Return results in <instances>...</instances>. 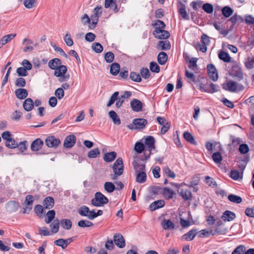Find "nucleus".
<instances>
[{"label":"nucleus","instance_id":"obj_1","mask_svg":"<svg viewBox=\"0 0 254 254\" xmlns=\"http://www.w3.org/2000/svg\"><path fill=\"white\" fill-rule=\"evenodd\" d=\"M54 75L56 77H58V80L60 82H64L67 81L69 79V75L65 74L67 71V67L65 65H61L57 68L54 69Z\"/></svg>","mask_w":254,"mask_h":254},{"label":"nucleus","instance_id":"obj_2","mask_svg":"<svg viewBox=\"0 0 254 254\" xmlns=\"http://www.w3.org/2000/svg\"><path fill=\"white\" fill-rule=\"evenodd\" d=\"M108 202V199L102 193L97 192L91 200V204L96 207H100Z\"/></svg>","mask_w":254,"mask_h":254},{"label":"nucleus","instance_id":"obj_3","mask_svg":"<svg viewBox=\"0 0 254 254\" xmlns=\"http://www.w3.org/2000/svg\"><path fill=\"white\" fill-rule=\"evenodd\" d=\"M223 88L230 92H237L243 90L244 87L240 84H238L233 80L228 81L226 84L222 85Z\"/></svg>","mask_w":254,"mask_h":254},{"label":"nucleus","instance_id":"obj_4","mask_svg":"<svg viewBox=\"0 0 254 254\" xmlns=\"http://www.w3.org/2000/svg\"><path fill=\"white\" fill-rule=\"evenodd\" d=\"M147 124V121L146 119L143 118L135 119L132 121V125H129L127 127L130 129L133 128L136 129H143L145 128Z\"/></svg>","mask_w":254,"mask_h":254},{"label":"nucleus","instance_id":"obj_5","mask_svg":"<svg viewBox=\"0 0 254 254\" xmlns=\"http://www.w3.org/2000/svg\"><path fill=\"white\" fill-rule=\"evenodd\" d=\"M113 169L115 174L121 175L124 171L123 161L121 158H118L113 166Z\"/></svg>","mask_w":254,"mask_h":254},{"label":"nucleus","instance_id":"obj_6","mask_svg":"<svg viewBox=\"0 0 254 254\" xmlns=\"http://www.w3.org/2000/svg\"><path fill=\"white\" fill-rule=\"evenodd\" d=\"M60 143V140L54 136H49L45 139V144L48 147L56 148Z\"/></svg>","mask_w":254,"mask_h":254},{"label":"nucleus","instance_id":"obj_7","mask_svg":"<svg viewBox=\"0 0 254 254\" xmlns=\"http://www.w3.org/2000/svg\"><path fill=\"white\" fill-rule=\"evenodd\" d=\"M157 120L158 123L162 126L161 133L164 134L166 133L170 127V123L165 119L162 117H158Z\"/></svg>","mask_w":254,"mask_h":254},{"label":"nucleus","instance_id":"obj_8","mask_svg":"<svg viewBox=\"0 0 254 254\" xmlns=\"http://www.w3.org/2000/svg\"><path fill=\"white\" fill-rule=\"evenodd\" d=\"M200 88L201 90L210 93L216 92L219 90L218 85L212 83L205 86H200Z\"/></svg>","mask_w":254,"mask_h":254},{"label":"nucleus","instance_id":"obj_9","mask_svg":"<svg viewBox=\"0 0 254 254\" xmlns=\"http://www.w3.org/2000/svg\"><path fill=\"white\" fill-rule=\"evenodd\" d=\"M208 74L210 78L215 81L218 78V75L215 66L211 64H209L207 66Z\"/></svg>","mask_w":254,"mask_h":254},{"label":"nucleus","instance_id":"obj_10","mask_svg":"<svg viewBox=\"0 0 254 254\" xmlns=\"http://www.w3.org/2000/svg\"><path fill=\"white\" fill-rule=\"evenodd\" d=\"M231 74L233 76L237 78L239 80L243 77L242 70L237 64H235L232 66Z\"/></svg>","mask_w":254,"mask_h":254},{"label":"nucleus","instance_id":"obj_11","mask_svg":"<svg viewBox=\"0 0 254 254\" xmlns=\"http://www.w3.org/2000/svg\"><path fill=\"white\" fill-rule=\"evenodd\" d=\"M114 241L116 245L120 248L125 247V241L123 236L119 233H117L114 236Z\"/></svg>","mask_w":254,"mask_h":254},{"label":"nucleus","instance_id":"obj_12","mask_svg":"<svg viewBox=\"0 0 254 254\" xmlns=\"http://www.w3.org/2000/svg\"><path fill=\"white\" fill-rule=\"evenodd\" d=\"M153 34L154 36L159 39H165L169 37V33L164 30H155Z\"/></svg>","mask_w":254,"mask_h":254},{"label":"nucleus","instance_id":"obj_13","mask_svg":"<svg viewBox=\"0 0 254 254\" xmlns=\"http://www.w3.org/2000/svg\"><path fill=\"white\" fill-rule=\"evenodd\" d=\"M76 141V137L74 135L71 134L67 136L64 143V146L66 148H71L75 144Z\"/></svg>","mask_w":254,"mask_h":254},{"label":"nucleus","instance_id":"obj_14","mask_svg":"<svg viewBox=\"0 0 254 254\" xmlns=\"http://www.w3.org/2000/svg\"><path fill=\"white\" fill-rule=\"evenodd\" d=\"M215 225V229L213 233H212V235L214 236L217 234H224L225 232V229H221L219 227L223 224V222L222 220L219 218H216L215 223L214 224Z\"/></svg>","mask_w":254,"mask_h":254},{"label":"nucleus","instance_id":"obj_15","mask_svg":"<svg viewBox=\"0 0 254 254\" xmlns=\"http://www.w3.org/2000/svg\"><path fill=\"white\" fill-rule=\"evenodd\" d=\"M43 144V141L41 139L37 138L31 143V149L33 151H38L41 149Z\"/></svg>","mask_w":254,"mask_h":254},{"label":"nucleus","instance_id":"obj_16","mask_svg":"<svg viewBox=\"0 0 254 254\" xmlns=\"http://www.w3.org/2000/svg\"><path fill=\"white\" fill-rule=\"evenodd\" d=\"M130 106L133 111L139 112L142 110V104L141 101L137 99H133L130 102Z\"/></svg>","mask_w":254,"mask_h":254},{"label":"nucleus","instance_id":"obj_17","mask_svg":"<svg viewBox=\"0 0 254 254\" xmlns=\"http://www.w3.org/2000/svg\"><path fill=\"white\" fill-rule=\"evenodd\" d=\"M101 7H96L94 9V14L91 16L93 26L97 24L98 17L101 14Z\"/></svg>","mask_w":254,"mask_h":254},{"label":"nucleus","instance_id":"obj_18","mask_svg":"<svg viewBox=\"0 0 254 254\" xmlns=\"http://www.w3.org/2000/svg\"><path fill=\"white\" fill-rule=\"evenodd\" d=\"M221 218L224 221H231L236 218V215L234 212L227 210L223 213Z\"/></svg>","mask_w":254,"mask_h":254},{"label":"nucleus","instance_id":"obj_19","mask_svg":"<svg viewBox=\"0 0 254 254\" xmlns=\"http://www.w3.org/2000/svg\"><path fill=\"white\" fill-rule=\"evenodd\" d=\"M15 94L17 98L24 99L28 96V91L24 88H18L15 91Z\"/></svg>","mask_w":254,"mask_h":254},{"label":"nucleus","instance_id":"obj_20","mask_svg":"<svg viewBox=\"0 0 254 254\" xmlns=\"http://www.w3.org/2000/svg\"><path fill=\"white\" fill-rule=\"evenodd\" d=\"M105 7H110L115 12H117L119 10L116 4V0H105Z\"/></svg>","mask_w":254,"mask_h":254},{"label":"nucleus","instance_id":"obj_21","mask_svg":"<svg viewBox=\"0 0 254 254\" xmlns=\"http://www.w3.org/2000/svg\"><path fill=\"white\" fill-rule=\"evenodd\" d=\"M62 64V61L60 59L55 58L49 61V67L52 69H55L60 66Z\"/></svg>","mask_w":254,"mask_h":254},{"label":"nucleus","instance_id":"obj_22","mask_svg":"<svg viewBox=\"0 0 254 254\" xmlns=\"http://www.w3.org/2000/svg\"><path fill=\"white\" fill-rule=\"evenodd\" d=\"M154 143L155 140L152 136H149L147 137L145 139V145L146 147L149 148L150 152L152 149H155Z\"/></svg>","mask_w":254,"mask_h":254},{"label":"nucleus","instance_id":"obj_23","mask_svg":"<svg viewBox=\"0 0 254 254\" xmlns=\"http://www.w3.org/2000/svg\"><path fill=\"white\" fill-rule=\"evenodd\" d=\"M23 108L27 112L31 111L34 108V102L32 99L27 98L23 102Z\"/></svg>","mask_w":254,"mask_h":254},{"label":"nucleus","instance_id":"obj_24","mask_svg":"<svg viewBox=\"0 0 254 254\" xmlns=\"http://www.w3.org/2000/svg\"><path fill=\"white\" fill-rule=\"evenodd\" d=\"M78 213L82 216H86L89 219L91 214V210H90L89 208L86 206H82L79 208L78 210Z\"/></svg>","mask_w":254,"mask_h":254},{"label":"nucleus","instance_id":"obj_25","mask_svg":"<svg viewBox=\"0 0 254 254\" xmlns=\"http://www.w3.org/2000/svg\"><path fill=\"white\" fill-rule=\"evenodd\" d=\"M164 205L165 202L164 200H158L151 203L149 208L151 211H154L157 209L162 207Z\"/></svg>","mask_w":254,"mask_h":254},{"label":"nucleus","instance_id":"obj_26","mask_svg":"<svg viewBox=\"0 0 254 254\" xmlns=\"http://www.w3.org/2000/svg\"><path fill=\"white\" fill-rule=\"evenodd\" d=\"M43 204L46 209H50L54 205V200L52 197H47L43 202Z\"/></svg>","mask_w":254,"mask_h":254},{"label":"nucleus","instance_id":"obj_27","mask_svg":"<svg viewBox=\"0 0 254 254\" xmlns=\"http://www.w3.org/2000/svg\"><path fill=\"white\" fill-rule=\"evenodd\" d=\"M196 234V230L193 229L184 235L182 237V239L187 241H191L194 239Z\"/></svg>","mask_w":254,"mask_h":254},{"label":"nucleus","instance_id":"obj_28","mask_svg":"<svg viewBox=\"0 0 254 254\" xmlns=\"http://www.w3.org/2000/svg\"><path fill=\"white\" fill-rule=\"evenodd\" d=\"M161 225L163 229L165 230H172L175 227L174 224L169 219H164Z\"/></svg>","mask_w":254,"mask_h":254},{"label":"nucleus","instance_id":"obj_29","mask_svg":"<svg viewBox=\"0 0 254 254\" xmlns=\"http://www.w3.org/2000/svg\"><path fill=\"white\" fill-rule=\"evenodd\" d=\"M179 193L183 199L185 200L190 199L192 197L191 192L187 189H182L180 190Z\"/></svg>","mask_w":254,"mask_h":254},{"label":"nucleus","instance_id":"obj_30","mask_svg":"<svg viewBox=\"0 0 254 254\" xmlns=\"http://www.w3.org/2000/svg\"><path fill=\"white\" fill-rule=\"evenodd\" d=\"M197 59L196 58H192L189 60V64L188 66L190 69L196 72L197 69Z\"/></svg>","mask_w":254,"mask_h":254},{"label":"nucleus","instance_id":"obj_31","mask_svg":"<svg viewBox=\"0 0 254 254\" xmlns=\"http://www.w3.org/2000/svg\"><path fill=\"white\" fill-rule=\"evenodd\" d=\"M16 35V34H10L3 36L0 39V44H1V45H5L13 39Z\"/></svg>","mask_w":254,"mask_h":254},{"label":"nucleus","instance_id":"obj_32","mask_svg":"<svg viewBox=\"0 0 254 254\" xmlns=\"http://www.w3.org/2000/svg\"><path fill=\"white\" fill-rule=\"evenodd\" d=\"M109 115L110 118L112 120L114 124L120 125L121 124V120L114 111H110L109 112Z\"/></svg>","mask_w":254,"mask_h":254},{"label":"nucleus","instance_id":"obj_33","mask_svg":"<svg viewBox=\"0 0 254 254\" xmlns=\"http://www.w3.org/2000/svg\"><path fill=\"white\" fill-rule=\"evenodd\" d=\"M55 211L54 210H51L49 211L47 214L45 221L47 224L50 223L54 219L55 217Z\"/></svg>","mask_w":254,"mask_h":254},{"label":"nucleus","instance_id":"obj_34","mask_svg":"<svg viewBox=\"0 0 254 254\" xmlns=\"http://www.w3.org/2000/svg\"><path fill=\"white\" fill-rule=\"evenodd\" d=\"M104 188L105 190L109 192H113L116 190L115 185L110 182H107L104 184Z\"/></svg>","mask_w":254,"mask_h":254},{"label":"nucleus","instance_id":"obj_35","mask_svg":"<svg viewBox=\"0 0 254 254\" xmlns=\"http://www.w3.org/2000/svg\"><path fill=\"white\" fill-rule=\"evenodd\" d=\"M116 155L117 154L114 151L106 153L104 156V160L107 162H112L115 159Z\"/></svg>","mask_w":254,"mask_h":254},{"label":"nucleus","instance_id":"obj_36","mask_svg":"<svg viewBox=\"0 0 254 254\" xmlns=\"http://www.w3.org/2000/svg\"><path fill=\"white\" fill-rule=\"evenodd\" d=\"M60 224L61 226L66 230L70 229L72 226L71 221L67 219H62L60 222Z\"/></svg>","mask_w":254,"mask_h":254},{"label":"nucleus","instance_id":"obj_37","mask_svg":"<svg viewBox=\"0 0 254 254\" xmlns=\"http://www.w3.org/2000/svg\"><path fill=\"white\" fill-rule=\"evenodd\" d=\"M50 227L51 229V234H55L58 232L59 229V221L56 219L50 224Z\"/></svg>","mask_w":254,"mask_h":254},{"label":"nucleus","instance_id":"obj_38","mask_svg":"<svg viewBox=\"0 0 254 254\" xmlns=\"http://www.w3.org/2000/svg\"><path fill=\"white\" fill-rule=\"evenodd\" d=\"M146 175L144 172L138 173L136 177V181L139 183H143L146 181Z\"/></svg>","mask_w":254,"mask_h":254},{"label":"nucleus","instance_id":"obj_39","mask_svg":"<svg viewBox=\"0 0 254 254\" xmlns=\"http://www.w3.org/2000/svg\"><path fill=\"white\" fill-rule=\"evenodd\" d=\"M33 201V196L32 195H28L26 196L25 203L27 209H28L29 210L32 209Z\"/></svg>","mask_w":254,"mask_h":254},{"label":"nucleus","instance_id":"obj_40","mask_svg":"<svg viewBox=\"0 0 254 254\" xmlns=\"http://www.w3.org/2000/svg\"><path fill=\"white\" fill-rule=\"evenodd\" d=\"M167 55L164 52H160L158 56V62L160 64H164L167 60Z\"/></svg>","mask_w":254,"mask_h":254},{"label":"nucleus","instance_id":"obj_41","mask_svg":"<svg viewBox=\"0 0 254 254\" xmlns=\"http://www.w3.org/2000/svg\"><path fill=\"white\" fill-rule=\"evenodd\" d=\"M120 66L117 63H113L112 64L110 68V72L113 75H117L120 71Z\"/></svg>","mask_w":254,"mask_h":254},{"label":"nucleus","instance_id":"obj_42","mask_svg":"<svg viewBox=\"0 0 254 254\" xmlns=\"http://www.w3.org/2000/svg\"><path fill=\"white\" fill-rule=\"evenodd\" d=\"M223 15L226 18L230 16L233 13V10L228 6H224L222 9Z\"/></svg>","mask_w":254,"mask_h":254},{"label":"nucleus","instance_id":"obj_43","mask_svg":"<svg viewBox=\"0 0 254 254\" xmlns=\"http://www.w3.org/2000/svg\"><path fill=\"white\" fill-rule=\"evenodd\" d=\"M228 198L230 201L236 203H240L242 201V199L240 196L234 194L229 195Z\"/></svg>","mask_w":254,"mask_h":254},{"label":"nucleus","instance_id":"obj_44","mask_svg":"<svg viewBox=\"0 0 254 254\" xmlns=\"http://www.w3.org/2000/svg\"><path fill=\"white\" fill-rule=\"evenodd\" d=\"M158 48L162 50H168L170 48V44L168 41H160L158 44Z\"/></svg>","mask_w":254,"mask_h":254},{"label":"nucleus","instance_id":"obj_45","mask_svg":"<svg viewBox=\"0 0 254 254\" xmlns=\"http://www.w3.org/2000/svg\"><path fill=\"white\" fill-rule=\"evenodd\" d=\"M36 3V0H24L23 4L28 9L34 7Z\"/></svg>","mask_w":254,"mask_h":254},{"label":"nucleus","instance_id":"obj_46","mask_svg":"<svg viewBox=\"0 0 254 254\" xmlns=\"http://www.w3.org/2000/svg\"><path fill=\"white\" fill-rule=\"evenodd\" d=\"M163 194L166 198L170 199L173 197L174 192L171 189L165 188L163 190Z\"/></svg>","mask_w":254,"mask_h":254},{"label":"nucleus","instance_id":"obj_47","mask_svg":"<svg viewBox=\"0 0 254 254\" xmlns=\"http://www.w3.org/2000/svg\"><path fill=\"white\" fill-rule=\"evenodd\" d=\"M218 56L219 59L223 60L225 62H229L231 59L229 54L223 51L220 52Z\"/></svg>","mask_w":254,"mask_h":254},{"label":"nucleus","instance_id":"obj_48","mask_svg":"<svg viewBox=\"0 0 254 254\" xmlns=\"http://www.w3.org/2000/svg\"><path fill=\"white\" fill-rule=\"evenodd\" d=\"M184 137L186 140L188 142L192 143L195 144V141L194 137L191 133L188 131H186L184 133Z\"/></svg>","mask_w":254,"mask_h":254},{"label":"nucleus","instance_id":"obj_49","mask_svg":"<svg viewBox=\"0 0 254 254\" xmlns=\"http://www.w3.org/2000/svg\"><path fill=\"white\" fill-rule=\"evenodd\" d=\"M92 49L97 53H100L103 51V48L99 43H94L92 45Z\"/></svg>","mask_w":254,"mask_h":254},{"label":"nucleus","instance_id":"obj_50","mask_svg":"<svg viewBox=\"0 0 254 254\" xmlns=\"http://www.w3.org/2000/svg\"><path fill=\"white\" fill-rule=\"evenodd\" d=\"M38 231L39 234L42 236H47L52 235L51 232L46 227H39Z\"/></svg>","mask_w":254,"mask_h":254},{"label":"nucleus","instance_id":"obj_51","mask_svg":"<svg viewBox=\"0 0 254 254\" xmlns=\"http://www.w3.org/2000/svg\"><path fill=\"white\" fill-rule=\"evenodd\" d=\"M93 224L92 222L88 220H80L78 222V226L80 227H89L93 226Z\"/></svg>","mask_w":254,"mask_h":254},{"label":"nucleus","instance_id":"obj_52","mask_svg":"<svg viewBox=\"0 0 254 254\" xmlns=\"http://www.w3.org/2000/svg\"><path fill=\"white\" fill-rule=\"evenodd\" d=\"M152 25L155 27V30H163L165 27V23L160 20H156Z\"/></svg>","mask_w":254,"mask_h":254},{"label":"nucleus","instance_id":"obj_53","mask_svg":"<svg viewBox=\"0 0 254 254\" xmlns=\"http://www.w3.org/2000/svg\"><path fill=\"white\" fill-rule=\"evenodd\" d=\"M119 92H114L111 97V98L109 101V103L107 104V107H110L112 105H113L115 101H117L118 98H119Z\"/></svg>","mask_w":254,"mask_h":254},{"label":"nucleus","instance_id":"obj_54","mask_svg":"<svg viewBox=\"0 0 254 254\" xmlns=\"http://www.w3.org/2000/svg\"><path fill=\"white\" fill-rule=\"evenodd\" d=\"M100 154V151L98 148H95L90 150L88 153V157L90 158L97 157Z\"/></svg>","mask_w":254,"mask_h":254},{"label":"nucleus","instance_id":"obj_55","mask_svg":"<svg viewBox=\"0 0 254 254\" xmlns=\"http://www.w3.org/2000/svg\"><path fill=\"white\" fill-rule=\"evenodd\" d=\"M5 146L9 148H15L17 146V143L14 138H11L9 140L5 141Z\"/></svg>","mask_w":254,"mask_h":254},{"label":"nucleus","instance_id":"obj_56","mask_svg":"<svg viewBox=\"0 0 254 254\" xmlns=\"http://www.w3.org/2000/svg\"><path fill=\"white\" fill-rule=\"evenodd\" d=\"M27 141H23L17 144L16 147L18 148L19 151L23 153L27 149Z\"/></svg>","mask_w":254,"mask_h":254},{"label":"nucleus","instance_id":"obj_57","mask_svg":"<svg viewBox=\"0 0 254 254\" xmlns=\"http://www.w3.org/2000/svg\"><path fill=\"white\" fill-rule=\"evenodd\" d=\"M203 10L207 13L210 14L213 12V7L212 4L206 3L202 6Z\"/></svg>","mask_w":254,"mask_h":254},{"label":"nucleus","instance_id":"obj_58","mask_svg":"<svg viewBox=\"0 0 254 254\" xmlns=\"http://www.w3.org/2000/svg\"><path fill=\"white\" fill-rule=\"evenodd\" d=\"M245 64L246 67L249 69L254 68V56L252 58H248Z\"/></svg>","mask_w":254,"mask_h":254},{"label":"nucleus","instance_id":"obj_59","mask_svg":"<svg viewBox=\"0 0 254 254\" xmlns=\"http://www.w3.org/2000/svg\"><path fill=\"white\" fill-rule=\"evenodd\" d=\"M16 72L19 76H26L28 74V70L22 66L17 68L16 69Z\"/></svg>","mask_w":254,"mask_h":254},{"label":"nucleus","instance_id":"obj_60","mask_svg":"<svg viewBox=\"0 0 254 254\" xmlns=\"http://www.w3.org/2000/svg\"><path fill=\"white\" fill-rule=\"evenodd\" d=\"M15 85L17 87H24L26 85V81L23 78L19 77L16 80Z\"/></svg>","mask_w":254,"mask_h":254},{"label":"nucleus","instance_id":"obj_61","mask_svg":"<svg viewBox=\"0 0 254 254\" xmlns=\"http://www.w3.org/2000/svg\"><path fill=\"white\" fill-rule=\"evenodd\" d=\"M130 78L131 79L135 82H140L141 80V78L140 75L134 72H131L130 74Z\"/></svg>","mask_w":254,"mask_h":254},{"label":"nucleus","instance_id":"obj_62","mask_svg":"<svg viewBox=\"0 0 254 254\" xmlns=\"http://www.w3.org/2000/svg\"><path fill=\"white\" fill-rule=\"evenodd\" d=\"M104 58L107 63H111L114 59V55L112 52H108L105 54Z\"/></svg>","mask_w":254,"mask_h":254},{"label":"nucleus","instance_id":"obj_63","mask_svg":"<svg viewBox=\"0 0 254 254\" xmlns=\"http://www.w3.org/2000/svg\"><path fill=\"white\" fill-rule=\"evenodd\" d=\"M212 157L213 161L217 164L220 163L222 160V156L219 152L214 153Z\"/></svg>","mask_w":254,"mask_h":254},{"label":"nucleus","instance_id":"obj_64","mask_svg":"<svg viewBox=\"0 0 254 254\" xmlns=\"http://www.w3.org/2000/svg\"><path fill=\"white\" fill-rule=\"evenodd\" d=\"M244 251L245 247L243 245H240L233 251L232 254H244Z\"/></svg>","mask_w":254,"mask_h":254}]
</instances>
